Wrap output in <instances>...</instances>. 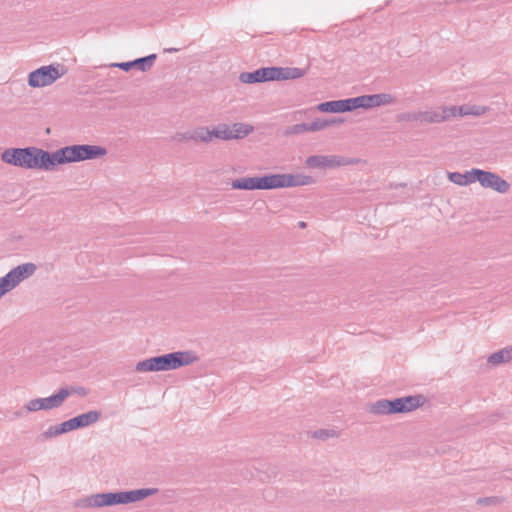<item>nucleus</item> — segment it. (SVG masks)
Returning a JSON list of instances; mask_svg holds the SVG:
<instances>
[{
    "mask_svg": "<svg viewBox=\"0 0 512 512\" xmlns=\"http://www.w3.org/2000/svg\"><path fill=\"white\" fill-rule=\"evenodd\" d=\"M1 160L16 167L44 171H53L58 165L57 150L49 152L35 146L7 148L2 152Z\"/></svg>",
    "mask_w": 512,
    "mask_h": 512,
    "instance_id": "1",
    "label": "nucleus"
},
{
    "mask_svg": "<svg viewBox=\"0 0 512 512\" xmlns=\"http://www.w3.org/2000/svg\"><path fill=\"white\" fill-rule=\"evenodd\" d=\"M157 492V488H141L130 491L96 493L78 499L75 502V507L86 509L129 504L141 501L149 496L156 494Z\"/></svg>",
    "mask_w": 512,
    "mask_h": 512,
    "instance_id": "2",
    "label": "nucleus"
},
{
    "mask_svg": "<svg viewBox=\"0 0 512 512\" xmlns=\"http://www.w3.org/2000/svg\"><path fill=\"white\" fill-rule=\"evenodd\" d=\"M198 360L194 351H175L139 361L135 370L137 372L170 371L194 364Z\"/></svg>",
    "mask_w": 512,
    "mask_h": 512,
    "instance_id": "3",
    "label": "nucleus"
},
{
    "mask_svg": "<svg viewBox=\"0 0 512 512\" xmlns=\"http://www.w3.org/2000/svg\"><path fill=\"white\" fill-rule=\"evenodd\" d=\"M423 404V397L405 396L393 400L380 399L369 405L368 411L373 415H390L411 412Z\"/></svg>",
    "mask_w": 512,
    "mask_h": 512,
    "instance_id": "4",
    "label": "nucleus"
},
{
    "mask_svg": "<svg viewBox=\"0 0 512 512\" xmlns=\"http://www.w3.org/2000/svg\"><path fill=\"white\" fill-rule=\"evenodd\" d=\"M107 154L106 148L98 145L75 144L57 150L58 165L98 159Z\"/></svg>",
    "mask_w": 512,
    "mask_h": 512,
    "instance_id": "5",
    "label": "nucleus"
},
{
    "mask_svg": "<svg viewBox=\"0 0 512 512\" xmlns=\"http://www.w3.org/2000/svg\"><path fill=\"white\" fill-rule=\"evenodd\" d=\"M66 72L67 69L65 66L59 63L41 66L29 73L28 84L33 88L49 86L61 78Z\"/></svg>",
    "mask_w": 512,
    "mask_h": 512,
    "instance_id": "6",
    "label": "nucleus"
},
{
    "mask_svg": "<svg viewBox=\"0 0 512 512\" xmlns=\"http://www.w3.org/2000/svg\"><path fill=\"white\" fill-rule=\"evenodd\" d=\"M36 270L37 266L31 262L20 264L11 269L5 276L0 278V295L3 297L22 281L31 277Z\"/></svg>",
    "mask_w": 512,
    "mask_h": 512,
    "instance_id": "7",
    "label": "nucleus"
},
{
    "mask_svg": "<svg viewBox=\"0 0 512 512\" xmlns=\"http://www.w3.org/2000/svg\"><path fill=\"white\" fill-rule=\"evenodd\" d=\"M253 130V126L245 123L238 122L232 125L221 123L211 130V138H217L224 141L243 139L252 133Z\"/></svg>",
    "mask_w": 512,
    "mask_h": 512,
    "instance_id": "8",
    "label": "nucleus"
},
{
    "mask_svg": "<svg viewBox=\"0 0 512 512\" xmlns=\"http://www.w3.org/2000/svg\"><path fill=\"white\" fill-rule=\"evenodd\" d=\"M359 162L360 160L357 158H348L339 155H312L306 158L305 164L309 168L331 169L355 165Z\"/></svg>",
    "mask_w": 512,
    "mask_h": 512,
    "instance_id": "9",
    "label": "nucleus"
},
{
    "mask_svg": "<svg viewBox=\"0 0 512 512\" xmlns=\"http://www.w3.org/2000/svg\"><path fill=\"white\" fill-rule=\"evenodd\" d=\"M474 182H479L484 188L492 189L498 193H507L510 184L496 173L473 168Z\"/></svg>",
    "mask_w": 512,
    "mask_h": 512,
    "instance_id": "10",
    "label": "nucleus"
},
{
    "mask_svg": "<svg viewBox=\"0 0 512 512\" xmlns=\"http://www.w3.org/2000/svg\"><path fill=\"white\" fill-rule=\"evenodd\" d=\"M64 393H59V390L46 398H36L29 400L24 409L26 412H37L40 410H51L59 408L63 405Z\"/></svg>",
    "mask_w": 512,
    "mask_h": 512,
    "instance_id": "11",
    "label": "nucleus"
},
{
    "mask_svg": "<svg viewBox=\"0 0 512 512\" xmlns=\"http://www.w3.org/2000/svg\"><path fill=\"white\" fill-rule=\"evenodd\" d=\"M314 183L312 176L305 174H274L276 188L305 186Z\"/></svg>",
    "mask_w": 512,
    "mask_h": 512,
    "instance_id": "12",
    "label": "nucleus"
},
{
    "mask_svg": "<svg viewBox=\"0 0 512 512\" xmlns=\"http://www.w3.org/2000/svg\"><path fill=\"white\" fill-rule=\"evenodd\" d=\"M175 140L182 141H194V142H202V143H210L212 141L211 138V130L208 127L200 126L194 129L187 130L182 133H177L175 135Z\"/></svg>",
    "mask_w": 512,
    "mask_h": 512,
    "instance_id": "13",
    "label": "nucleus"
},
{
    "mask_svg": "<svg viewBox=\"0 0 512 512\" xmlns=\"http://www.w3.org/2000/svg\"><path fill=\"white\" fill-rule=\"evenodd\" d=\"M157 58L156 54H150L145 57L137 58L133 61L120 62L112 64L113 67H117L123 71H129L132 68L138 69L142 72L149 71Z\"/></svg>",
    "mask_w": 512,
    "mask_h": 512,
    "instance_id": "14",
    "label": "nucleus"
},
{
    "mask_svg": "<svg viewBox=\"0 0 512 512\" xmlns=\"http://www.w3.org/2000/svg\"><path fill=\"white\" fill-rule=\"evenodd\" d=\"M73 430H77V426L74 419L71 418L60 424L51 425L47 430H45L38 436V440L42 442L48 439L58 437L62 434L68 433Z\"/></svg>",
    "mask_w": 512,
    "mask_h": 512,
    "instance_id": "15",
    "label": "nucleus"
},
{
    "mask_svg": "<svg viewBox=\"0 0 512 512\" xmlns=\"http://www.w3.org/2000/svg\"><path fill=\"white\" fill-rule=\"evenodd\" d=\"M239 80L248 84L273 81V67H262L253 72H242Z\"/></svg>",
    "mask_w": 512,
    "mask_h": 512,
    "instance_id": "16",
    "label": "nucleus"
},
{
    "mask_svg": "<svg viewBox=\"0 0 512 512\" xmlns=\"http://www.w3.org/2000/svg\"><path fill=\"white\" fill-rule=\"evenodd\" d=\"M450 119L448 107H439L437 109L419 111L420 124L442 123Z\"/></svg>",
    "mask_w": 512,
    "mask_h": 512,
    "instance_id": "17",
    "label": "nucleus"
},
{
    "mask_svg": "<svg viewBox=\"0 0 512 512\" xmlns=\"http://www.w3.org/2000/svg\"><path fill=\"white\" fill-rule=\"evenodd\" d=\"M488 108L485 106H478V105H462V106H450L448 107V113L450 115V119L452 117L457 116H480L487 112Z\"/></svg>",
    "mask_w": 512,
    "mask_h": 512,
    "instance_id": "18",
    "label": "nucleus"
},
{
    "mask_svg": "<svg viewBox=\"0 0 512 512\" xmlns=\"http://www.w3.org/2000/svg\"><path fill=\"white\" fill-rule=\"evenodd\" d=\"M306 74L305 69L297 67H273V81L299 79Z\"/></svg>",
    "mask_w": 512,
    "mask_h": 512,
    "instance_id": "19",
    "label": "nucleus"
},
{
    "mask_svg": "<svg viewBox=\"0 0 512 512\" xmlns=\"http://www.w3.org/2000/svg\"><path fill=\"white\" fill-rule=\"evenodd\" d=\"M395 102L394 96L388 93L365 95L364 109L389 105Z\"/></svg>",
    "mask_w": 512,
    "mask_h": 512,
    "instance_id": "20",
    "label": "nucleus"
},
{
    "mask_svg": "<svg viewBox=\"0 0 512 512\" xmlns=\"http://www.w3.org/2000/svg\"><path fill=\"white\" fill-rule=\"evenodd\" d=\"M249 190H270L275 189L274 174L261 177H247Z\"/></svg>",
    "mask_w": 512,
    "mask_h": 512,
    "instance_id": "21",
    "label": "nucleus"
},
{
    "mask_svg": "<svg viewBox=\"0 0 512 512\" xmlns=\"http://www.w3.org/2000/svg\"><path fill=\"white\" fill-rule=\"evenodd\" d=\"M316 109L325 113L349 112L346 99L326 101L318 104Z\"/></svg>",
    "mask_w": 512,
    "mask_h": 512,
    "instance_id": "22",
    "label": "nucleus"
},
{
    "mask_svg": "<svg viewBox=\"0 0 512 512\" xmlns=\"http://www.w3.org/2000/svg\"><path fill=\"white\" fill-rule=\"evenodd\" d=\"M101 418V412L97 410H91L86 413L80 414L78 416L73 417L76 422L77 429L85 428L91 426L98 422Z\"/></svg>",
    "mask_w": 512,
    "mask_h": 512,
    "instance_id": "23",
    "label": "nucleus"
},
{
    "mask_svg": "<svg viewBox=\"0 0 512 512\" xmlns=\"http://www.w3.org/2000/svg\"><path fill=\"white\" fill-rule=\"evenodd\" d=\"M510 360H512V346L494 352L488 357V363L492 366H498Z\"/></svg>",
    "mask_w": 512,
    "mask_h": 512,
    "instance_id": "24",
    "label": "nucleus"
},
{
    "mask_svg": "<svg viewBox=\"0 0 512 512\" xmlns=\"http://www.w3.org/2000/svg\"><path fill=\"white\" fill-rule=\"evenodd\" d=\"M449 180L459 186H467L474 183L473 169L466 171L465 173L450 172L448 174Z\"/></svg>",
    "mask_w": 512,
    "mask_h": 512,
    "instance_id": "25",
    "label": "nucleus"
},
{
    "mask_svg": "<svg viewBox=\"0 0 512 512\" xmlns=\"http://www.w3.org/2000/svg\"><path fill=\"white\" fill-rule=\"evenodd\" d=\"M59 393H64V396H63V403H64L65 400L73 394H77L79 396H86L88 394V390L82 386H69V387L60 388Z\"/></svg>",
    "mask_w": 512,
    "mask_h": 512,
    "instance_id": "26",
    "label": "nucleus"
},
{
    "mask_svg": "<svg viewBox=\"0 0 512 512\" xmlns=\"http://www.w3.org/2000/svg\"><path fill=\"white\" fill-rule=\"evenodd\" d=\"M306 132H309L308 123H300V124H295V125L287 127L284 132V135H286V136L298 135V134H302V133H306Z\"/></svg>",
    "mask_w": 512,
    "mask_h": 512,
    "instance_id": "27",
    "label": "nucleus"
},
{
    "mask_svg": "<svg viewBox=\"0 0 512 512\" xmlns=\"http://www.w3.org/2000/svg\"><path fill=\"white\" fill-rule=\"evenodd\" d=\"M346 100H347L349 112L354 111L359 108L364 109L365 95H361V96L353 97V98H347Z\"/></svg>",
    "mask_w": 512,
    "mask_h": 512,
    "instance_id": "28",
    "label": "nucleus"
},
{
    "mask_svg": "<svg viewBox=\"0 0 512 512\" xmlns=\"http://www.w3.org/2000/svg\"><path fill=\"white\" fill-rule=\"evenodd\" d=\"M327 127H328V122L326 119L317 118L313 122L308 123L309 132L320 131Z\"/></svg>",
    "mask_w": 512,
    "mask_h": 512,
    "instance_id": "29",
    "label": "nucleus"
},
{
    "mask_svg": "<svg viewBox=\"0 0 512 512\" xmlns=\"http://www.w3.org/2000/svg\"><path fill=\"white\" fill-rule=\"evenodd\" d=\"M232 189L235 190H249L247 177L238 178L231 182Z\"/></svg>",
    "mask_w": 512,
    "mask_h": 512,
    "instance_id": "30",
    "label": "nucleus"
},
{
    "mask_svg": "<svg viewBox=\"0 0 512 512\" xmlns=\"http://www.w3.org/2000/svg\"><path fill=\"white\" fill-rule=\"evenodd\" d=\"M400 119L404 121L419 123V111L403 113L401 114Z\"/></svg>",
    "mask_w": 512,
    "mask_h": 512,
    "instance_id": "31",
    "label": "nucleus"
},
{
    "mask_svg": "<svg viewBox=\"0 0 512 512\" xmlns=\"http://www.w3.org/2000/svg\"><path fill=\"white\" fill-rule=\"evenodd\" d=\"M478 503L481 505H496L501 503V500L498 497L492 496V497H485V498H479Z\"/></svg>",
    "mask_w": 512,
    "mask_h": 512,
    "instance_id": "32",
    "label": "nucleus"
},
{
    "mask_svg": "<svg viewBox=\"0 0 512 512\" xmlns=\"http://www.w3.org/2000/svg\"><path fill=\"white\" fill-rule=\"evenodd\" d=\"M333 432L329 430L320 429L314 432V437L317 439L325 440L329 438L330 436H333Z\"/></svg>",
    "mask_w": 512,
    "mask_h": 512,
    "instance_id": "33",
    "label": "nucleus"
},
{
    "mask_svg": "<svg viewBox=\"0 0 512 512\" xmlns=\"http://www.w3.org/2000/svg\"><path fill=\"white\" fill-rule=\"evenodd\" d=\"M326 120L328 122V127L331 125H335V124H339V123L343 122V120L340 118H331V119H326Z\"/></svg>",
    "mask_w": 512,
    "mask_h": 512,
    "instance_id": "34",
    "label": "nucleus"
},
{
    "mask_svg": "<svg viewBox=\"0 0 512 512\" xmlns=\"http://www.w3.org/2000/svg\"><path fill=\"white\" fill-rule=\"evenodd\" d=\"M177 51H178L177 48H166V49H164L165 53H174V52H177Z\"/></svg>",
    "mask_w": 512,
    "mask_h": 512,
    "instance_id": "35",
    "label": "nucleus"
},
{
    "mask_svg": "<svg viewBox=\"0 0 512 512\" xmlns=\"http://www.w3.org/2000/svg\"><path fill=\"white\" fill-rule=\"evenodd\" d=\"M24 410L25 409L23 408L22 410L15 412V416L16 417H23V416H25Z\"/></svg>",
    "mask_w": 512,
    "mask_h": 512,
    "instance_id": "36",
    "label": "nucleus"
},
{
    "mask_svg": "<svg viewBox=\"0 0 512 512\" xmlns=\"http://www.w3.org/2000/svg\"><path fill=\"white\" fill-rule=\"evenodd\" d=\"M298 226H299L300 228H305V227H306V223H305V222H303V221H300V222L298 223Z\"/></svg>",
    "mask_w": 512,
    "mask_h": 512,
    "instance_id": "37",
    "label": "nucleus"
},
{
    "mask_svg": "<svg viewBox=\"0 0 512 512\" xmlns=\"http://www.w3.org/2000/svg\"><path fill=\"white\" fill-rule=\"evenodd\" d=\"M1 297H2V296L0 295V298H1Z\"/></svg>",
    "mask_w": 512,
    "mask_h": 512,
    "instance_id": "38",
    "label": "nucleus"
}]
</instances>
